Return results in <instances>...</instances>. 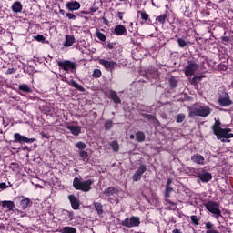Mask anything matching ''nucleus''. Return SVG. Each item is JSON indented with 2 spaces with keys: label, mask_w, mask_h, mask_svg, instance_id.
<instances>
[{
  "label": "nucleus",
  "mask_w": 233,
  "mask_h": 233,
  "mask_svg": "<svg viewBox=\"0 0 233 233\" xmlns=\"http://www.w3.org/2000/svg\"><path fill=\"white\" fill-rule=\"evenodd\" d=\"M147 167L141 165L138 171H136L135 175H133V181L137 182L142 178V175L146 173Z\"/></svg>",
  "instance_id": "obj_13"
},
{
  "label": "nucleus",
  "mask_w": 233,
  "mask_h": 233,
  "mask_svg": "<svg viewBox=\"0 0 233 233\" xmlns=\"http://www.w3.org/2000/svg\"><path fill=\"white\" fill-rule=\"evenodd\" d=\"M202 78H205V76H197V80L201 81Z\"/></svg>",
  "instance_id": "obj_49"
},
{
  "label": "nucleus",
  "mask_w": 233,
  "mask_h": 233,
  "mask_svg": "<svg viewBox=\"0 0 233 233\" xmlns=\"http://www.w3.org/2000/svg\"><path fill=\"white\" fill-rule=\"evenodd\" d=\"M158 22H159L160 24L166 23V15H159V16H158Z\"/></svg>",
  "instance_id": "obj_44"
},
{
  "label": "nucleus",
  "mask_w": 233,
  "mask_h": 233,
  "mask_svg": "<svg viewBox=\"0 0 233 233\" xmlns=\"http://www.w3.org/2000/svg\"><path fill=\"white\" fill-rule=\"evenodd\" d=\"M66 129L69 130V134H72L75 137H78L82 133V127L80 126L67 125Z\"/></svg>",
  "instance_id": "obj_12"
},
{
  "label": "nucleus",
  "mask_w": 233,
  "mask_h": 233,
  "mask_svg": "<svg viewBox=\"0 0 233 233\" xmlns=\"http://www.w3.org/2000/svg\"><path fill=\"white\" fill-rule=\"evenodd\" d=\"M36 41L43 42L45 41V37L42 35H37L36 36H33Z\"/></svg>",
  "instance_id": "obj_42"
},
{
  "label": "nucleus",
  "mask_w": 233,
  "mask_h": 233,
  "mask_svg": "<svg viewBox=\"0 0 233 233\" xmlns=\"http://www.w3.org/2000/svg\"><path fill=\"white\" fill-rule=\"evenodd\" d=\"M135 138V135H129V139H134Z\"/></svg>",
  "instance_id": "obj_52"
},
{
  "label": "nucleus",
  "mask_w": 233,
  "mask_h": 233,
  "mask_svg": "<svg viewBox=\"0 0 233 233\" xmlns=\"http://www.w3.org/2000/svg\"><path fill=\"white\" fill-rule=\"evenodd\" d=\"M136 139L139 143H142V142H144V140H146V135H144V133L142 131H138L136 134Z\"/></svg>",
  "instance_id": "obj_27"
},
{
  "label": "nucleus",
  "mask_w": 233,
  "mask_h": 233,
  "mask_svg": "<svg viewBox=\"0 0 233 233\" xmlns=\"http://www.w3.org/2000/svg\"><path fill=\"white\" fill-rule=\"evenodd\" d=\"M198 177L203 183H208L212 179V175L210 173L204 172L202 174H199Z\"/></svg>",
  "instance_id": "obj_17"
},
{
  "label": "nucleus",
  "mask_w": 233,
  "mask_h": 233,
  "mask_svg": "<svg viewBox=\"0 0 233 233\" xmlns=\"http://www.w3.org/2000/svg\"><path fill=\"white\" fill-rule=\"evenodd\" d=\"M191 161L197 165H205V157L199 154H195L191 156Z\"/></svg>",
  "instance_id": "obj_14"
},
{
  "label": "nucleus",
  "mask_w": 233,
  "mask_h": 233,
  "mask_svg": "<svg viewBox=\"0 0 233 233\" xmlns=\"http://www.w3.org/2000/svg\"><path fill=\"white\" fill-rule=\"evenodd\" d=\"M12 10L15 13H20L23 10V5L22 3L20 2H15V4H13L12 5Z\"/></svg>",
  "instance_id": "obj_22"
},
{
  "label": "nucleus",
  "mask_w": 233,
  "mask_h": 233,
  "mask_svg": "<svg viewBox=\"0 0 233 233\" xmlns=\"http://www.w3.org/2000/svg\"><path fill=\"white\" fill-rule=\"evenodd\" d=\"M57 66L61 67V69H64L66 72H76V64L70 60L57 61Z\"/></svg>",
  "instance_id": "obj_6"
},
{
  "label": "nucleus",
  "mask_w": 233,
  "mask_h": 233,
  "mask_svg": "<svg viewBox=\"0 0 233 233\" xmlns=\"http://www.w3.org/2000/svg\"><path fill=\"white\" fill-rule=\"evenodd\" d=\"M114 123L111 119H107L104 124L105 130H110L113 127Z\"/></svg>",
  "instance_id": "obj_33"
},
{
  "label": "nucleus",
  "mask_w": 233,
  "mask_h": 233,
  "mask_svg": "<svg viewBox=\"0 0 233 233\" xmlns=\"http://www.w3.org/2000/svg\"><path fill=\"white\" fill-rule=\"evenodd\" d=\"M177 43L179 47H186L189 44V42H186L183 38H178Z\"/></svg>",
  "instance_id": "obj_36"
},
{
  "label": "nucleus",
  "mask_w": 233,
  "mask_h": 233,
  "mask_svg": "<svg viewBox=\"0 0 233 233\" xmlns=\"http://www.w3.org/2000/svg\"><path fill=\"white\" fill-rule=\"evenodd\" d=\"M198 65L196 64L194 61H188L187 66H185L184 74L187 76H194L195 72L198 70Z\"/></svg>",
  "instance_id": "obj_7"
},
{
  "label": "nucleus",
  "mask_w": 233,
  "mask_h": 233,
  "mask_svg": "<svg viewBox=\"0 0 233 233\" xmlns=\"http://www.w3.org/2000/svg\"><path fill=\"white\" fill-rule=\"evenodd\" d=\"M205 208H207V210H208V212L215 215V218L217 220H218L219 218H223L222 212L219 209V205L218 202L210 201V202L205 204Z\"/></svg>",
  "instance_id": "obj_4"
},
{
  "label": "nucleus",
  "mask_w": 233,
  "mask_h": 233,
  "mask_svg": "<svg viewBox=\"0 0 233 233\" xmlns=\"http://www.w3.org/2000/svg\"><path fill=\"white\" fill-rule=\"evenodd\" d=\"M172 233H182L180 229H173Z\"/></svg>",
  "instance_id": "obj_50"
},
{
  "label": "nucleus",
  "mask_w": 233,
  "mask_h": 233,
  "mask_svg": "<svg viewBox=\"0 0 233 233\" xmlns=\"http://www.w3.org/2000/svg\"><path fill=\"white\" fill-rule=\"evenodd\" d=\"M115 33L117 35H124L125 34H127L126 26H124L123 25H116L115 27Z\"/></svg>",
  "instance_id": "obj_21"
},
{
  "label": "nucleus",
  "mask_w": 233,
  "mask_h": 233,
  "mask_svg": "<svg viewBox=\"0 0 233 233\" xmlns=\"http://www.w3.org/2000/svg\"><path fill=\"white\" fill-rule=\"evenodd\" d=\"M218 228L219 229H224V228H226V227L225 226H219Z\"/></svg>",
  "instance_id": "obj_53"
},
{
  "label": "nucleus",
  "mask_w": 233,
  "mask_h": 233,
  "mask_svg": "<svg viewBox=\"0 0 233 233\" xmlns=\"http://www.w3.org/2000/svg\"><path fill=\"white\" fill-rule=\"evenodd\" d=\"M76 147L81 151H84V149L86 148V144L82 141H79L78 143L76 144Z\"/></svg>",
  "instance_id": "obj_34"
},
{
  "label": "nucleus",
  "mask_w": 233,
  "mask_h": 233,
  "mask_svg": "<svg viewBox=\"0 0 233 233\" xmlns=\"http://www.w3.org/2000/svg\"><path fill=\"white\" fill-rule=\"evenodd\" d=\"M101 76H102V72L100 71V69H95L93 71V77L99 78Z\"/></svg>",
  "instance_id": "obj_37"
},
{
  "label": "nucleus",
  "mask_w": 233,
  "mask_h": 233,
  "mask_svg": "<svg viewBox=\"0 0 233 233\" xmlns=\"http://www.w3.org/2000/svg\"><path fill=\"white\" fill-rule=\"evenodd\" d=\"M218 104L220 106L228 107L233 105V101L230 99L229 95L224 93L222 96L218 97Z\"/></svg>",
  "instance_id": "obj_9"
},
{
  "label": "nucleus",
  "mask_w": 233,
  "mask_h": 233,
  "mask_svg": "<svg viewBox=\"0 0 233 233\" xmlns=\"http://www.w3.org/2000/svg\"><path fill=\"white\" fill-rule=\"evenodd\" d=\"M19 90L22 91L25 94H28L32 92V88H30V86H28L25 84L20 85L19 86Z\"/></svg>",
  "instance_id": "obj_26"
},
{
  "label": "nucleus",
  "mask_w": 233,
  "mask_h": 233,
  "mask_svg": "<svg viewBox=\"0 0 233 233\" xmlns=\"http://www.w3.org/2000/svg\"><path fill=\"white\" fill-rule=\"evenodd\" d=\"M1 206L2 208H7L8 210H14L15 208V204L11 201H2Z\"/></svg>",
  "instance_id": "obj_25"
},
{
  "label": "nucleus",
  "mask_w": 233,
  "mask_h": 233,
  "mask_svg": "<svg viewBox=\"0 0 233 233\" xmlns=\"http://www.w3.org/2000/svg\"><path fill=\"white\" fill-rule=\"evenodd\" d=\"M95 208L98 212L99 216L103 214V205L99 202L95 203Z\"/></svg>",
  "instance_id": "obj_31"
},
{
  "label": "nucleus",
  "mask_w": 233,
  "mask_h": 233,
  "mask_svg": "<svg viewBox=\"0 0 233 233\" xmlns=\"http://www.w3.org/2000/svg\"><path fill=\"white\" fill-rule=\"evenodd\" d=\"M152 5H153V6H156V5H155V3H154V2H152Z\"/></svg>",
  "instance_id": "obj_55"
},
{
  "label": "nucleus",
  "mask_w": 233,
  "mask_h": 233,
  "mask_svg": "<svg viewBox=\"0 0 233 233\" xmlns=\"http://www.w3.org/2000/svg\"><path fill=\"white\" fill-rule=\"evenodd\" d=\"M68 85L72 86V87H75L76 90H79L80 92H84L85 90V88L75 80H69Z\"/></svg>",
  "instance_id": "obj_23"
},
{
  "label": "nucleus",
  "mask_w": 233,
  "mask_h": 233,
  "mask_svg": "<svg viewBox=\"0 0 233 233\" xmlns=\"http://www.w3.org/2000/svg\"><path fill=\"white\" fill-rule=\"evenodd\" d=\"M79 157L84 161H88V153L86 150H80Z\"/></svg>",
  "instance_id": "obj_32"
},
{
  "label": "nucleus",
  "mask_w": 233,
  "mask_h": 233,
  "mask_svg": "<svg viewBox=\"0 0 233 233\" xmlns=\"http://www.w3.org/2000/svg\"><path fill=\"white\" fill-rule=\"evenodd\" d=\"M92 185H94V180L91 179L82 181L78 177H75L73 180V187H75L76 190H80L82 192H90Z\"/></svg>",
  "instance_id": "obj_3"
},
{
  "label": "nucleus",
  "mask_w": 233,
  "mask_h": 233,
  "mask_svg": "<svg viewBox=\"0 0 233 233\" xmlns=\"http://www.w3.org/2000/svg\"><path fill=\"white\" fill-rule=\"evenodd\" d=\"M123 15H124V13L123 12H118L117 14V16L120 20H123Z\"/></svg>",
  "instance_id": "obj_47"
},
{
  "label": "nucleus",
  "mask_w": 233,
  "mask_h": 233,
  "mask_svg": "<svg viewBox=\"0 0 233 233\" xmlns=\"http://www.w3.org/2000/svg\"><path fill=\"white\" fill-rule=\"evenodd\" d=\"M109 146L112 147L113 152H118L119 151V145L116 140H113Z\"/></svg>",
  "instance_id": "obj_30"
},
{
  "label": "nucleus",
  "mask_w": 233,
  "mask_h": 233,
  "mask_svg": "<svg viewBox=\"0 0 233 233\" xmlns=\"http://www.w3.org/2000/svg\"><path fill=\"white\" fill-rule=\"evenodd\" d=\"M138 14H140L141 19L144 21H148L149 20V15L146 13V11H138Z\"/></svg>",
  "instance_id": "obj_35"
},
{
  "label": "nucleus",
  "mask_w": 233,
  "mask_h": 233,
  "mask_svg": "<svg viewBox=\"0 0 233 233\" xmlns=\"http://www.w3.org/2000/svg\"><path fill=\"white\" fill-rule=\"evenodd\" d=\"M98 63L99 65L103 66L108 72H114L116 67H117V63L113 60L99 59Z\"/></svg>",
  "instance_id": "obj_8"
},
{
  "label": "nucleus",
  "mask_w": 233,
  "mask_h": 233,
  "mask_svg": "<svg viewBox=\"0 0 233 233\" xmlns=\"http://www.w3.org/2000/svg\"><path fill=\"white\" fill-rule=\"evenodd\" d=\"M103 195L108 198V201H111L112 198L118 196V189H116L114 187H109L104 190Z\"/></svg>",
  "instance_id": "obj_11"
},
{
  "label": "nucleus",
  "mask_w": 233,
  "mask_h": 233,
  "mask_svg": "<svg viewBox=\"0 0 233 233\" xmlns=\"http://www.w3.org/2000/svg\"><path fill=\"white\" fill-rule=\"evenodd\" d=\"M69 202H71L72 208L77 210L79 208V200L75 195L68 196Z\"/></svg>",
  "instance_id": "obj_16"
},
{
  "label": "nucleus",
  "mask_w": 233,
  "mask_h": 233,
  "mask_svg": "<svg viewBox=\"0 0 233 233\" xmlns=\"http://www.w3.org/2000/svg\"><path fill=\"white\" fill-rule=\"evenodd\" d=\"M66 12L64 10H60V14H65Z\"/></svg>",
  "instance_id": "obj_54"
},
{
  "label": "nucleus",
  "mask_w": 233,
  "mask_h": 233,
  "mask_svg": "<svg viewBox=\"0 0 233 233\" xmlns=\"http://www.w3.org/2000/svg\"><path fill=\"white\" fill-rule=\"evenodd\" d=\"M190 219H191L192 223L195 224V226H198L199 219H198V216L193 215V216H191Z\"/></svg>",
  "instance_id": "obj_39"
},
{
  "label": "nucleus",
  "mask_w": 233,
  "mask_h": 233,
  "mask_svg": "<svg viewBox=\"0 0 233 233\" xmlns=\"http://www.w3.org/2000/svg\"><path fill=\"white\" fill-rule=\"evenodd\" d=\"M14 142L20 143V144H23V143L31 144L35 142V138H28L23 135H20L19 133H15Z\"/></svg>",
  "instance_id": "obj_10"
},
{
  "label": "nucleus",
  "mask_w": 233,
  "mask_h": 233,
  "mask_svg": "<svg viewBox=\"0 0 233 233\" xmlns=\"http://www.w3.org/2000/svg\"><path fill=\"white\" fill-rule=\"evenodd\" d=\"M109 96H111V99L113 100V103L116 104H121L122 100L121 98L118 96L117 93L116 91H109Z\"/></svg>",
  "instance_id": "obj_20"
},
{
  "label": "nucleus",
  "mask_w": 233,
  "mask_h": 233,
  "mask_svg": "<svg viewBox=\"0 0 233 233\" xmlns=\"http://www.w3.org/2000/svg\"><path fill=\"white\" fill-rule=\"evenodd\" d=\"M213 134L217 137V139L222 141L223 143H229L231 138H233V133L230 128H222L221 122L219 118H215V124L212 126Z\"/></svg>",
  "instance_id": "obj_1"
},
{
  "label": "nucleus",
  "mask_w": 233,
  "mask_h": 233,
  "mask_svg": "<svg viewBox=\"0 0 233 233\" xmlns=\"http://www.w3.org/2000/svg\"><path fill=\"white\" fill-rule=\"evenodd\" d=\"M119 1H125V0H119Z\"/></svg>",
  "instance_id": "obj_56"
},
{
  "label": "nucleus",
  "mask_w": 233,
  "mask_h": 233,
  "mask_svg": "<svg viewBox=\"0 0 233 233\" xmlns=\"http://www.w3.org/2000/svg\"><path fill=\"white\" fill-rule=\"evenodd\" d=\"M141 224V220L138 217H131L127 218L123 221H121V226H124L125 228H131L135 227H138Z\"/></svg>",
  "instance_id": "obj_5"
},
{
  "label": "nucleus",
  "mask_w": 233,
  "mask_h": 233,
  "mask_svg": "<svg viewBox=\"0 0 233 233\" xmlns=\"http://www.w3.org/2000/svg\"><path fill=\"white\" fill-rule=\"evenodd\" d=\"M212 109L205 104H195L188 107V114L191 117L200 116L203 118L210 116Z\"/></svg>",
  "instance_id": "obj_2"
},
{
  "label": "nucleus",
  "mask_w": 233,
  "mask_h": 233,
  "mask_svg": "<svg viewBox=\"0 0 233 233\" xmlns=\"http://www.w3.org/2000/svg\"><path fill=\"white\" fill-rule=\"evenodd\" d=\"M65 39L64 47H71L75 44V36L66 35Z\"/></svg>",
  "instance_id": "obj_18"
},
{
  "label": "nucleus",
  "mask_w": 233,
  "mask_h": 233,
  "mask_svg": "<svg viewBox=\"0 0 233 233\" xmlns=\"http://www.w3.org/2000/svg\"><path fill=\"white\" fill-rule=\"evenodd\" d=\"M137 233H139V232H137Z\"/></svg>",
  "instance_id": "obj_57"
},
{
  "label": "nucleus",
  "mask_w": 233,
  "mask_h": 233,
  "mask_svg": "<svg viewBox=\"0 0 233 233\" xmlns=\"http://www.w3.org/2000/svg\"><path fill=\"white\" fill-rule=\"evenodd\" d=\"M66 8H67L69 11L79 10L80 4L77 1L67 2L66 4Z\"/></svg>",
  "instance_id": "obj_15"
},
{
  "label": "nucleus",
  "mask_w": 233,
  "mask_h": 233,
  "mask_svg": "<svg viewBox=\"0 0 233 233\" xmlns=\"http://www.w3.org/2000/svg\"><path fill=\"white\" fill-rule=\"evenodd\" d=\"M169 85H171V87H176L177 86V81H176L175 78H170Z\"/></svg>",
  "instance_id": "obj_41"
},
{
  "label": "nucleus",
  "mask_w": 233,
  "mask_h": 233,
  "mask_svg": "<svg viewBox=\"0 0 233 233\" xmlns=\"http://www.w3.org/2000/svg\"><path fill=\"white\" fill-rule=\"evenodd\" d=\"M77 229H76L74 227H64L63 229H61V233H76Z\"/></svg>",
  "instance_id": "obj_28"
},
{
  "label": "nucleus",
  "mask_w": 233,
  "mask_h": 233,
  "mask_svg": "<svg viewBox=\"0 0 233 233\" xmlns=\"http://www.w3.org/2000/svg\"><path fill=\"white\" fill-rule=\"evenodd\" d=\"M96 37L99 38L100 41H106V35H104V34L100 33V32H96Z\"/></svg>",
  "instance_id": "obj_40"
},
{
  "label": "nucleus",
  "mask_w": 233,
  "mask_h": 233,
  "mask_svg": "<svg viewBox=\"0 0 233 233\" xmlns=\"http://www.w3.org/2000/svg\"><path fill=\"white\" fill-rule=\"evenodd\" d=\"M65 16L67 17L70 20H75L76 19V15L71 14V13H66Z\"/></svg>",
  "instance_id": "obj_43"
},
{
  "label": "nucleus",
  "mask_w": 233,
  "mask_h": 233,
  "mask_svg": "<svg viewBox=\"0 0 233 233\" xmlns=\"http://www.w3.org/2000/svg\"><path fill=\"white\" fill-rule=\"evenodd\" d=\"M107 47H108V49H109V50H111V49H113V48H114V45H112V44H108Z\"/></svg>",
  "instance_id": "obj_51"
},
{
  "label": "nucleus",
  "mask_w": 233,
  "mask_h": 233,
  "mask_svg": "<svg viewBox=\"0 0 233 233\" xmlns=\"http://www.w3.org/2000/svg\"><path fill=\"white\" fill-rule=\"evenodd\" d=\"M205 228L208 229L206 233H219L218 230L212 229L214 228V224L210 221L205 223Z\"/></svg>",
  "instance_id": "obj_24"
},
{
  "label": "nucleus",
  "mask_w": 233,
  "mask_h": 233,
  "mask_svg": "<svg viewBox=\"0 0 233 233\" xmlns=\"http://www.w3.org/2000/svg\"><path fill=\"white\" fill-rule=\"evenodd\" d=\"M28 205H30V198H24L20 202V207L23 208V210L26 209L28 208Z\"/></svg>",
  "instance_id": "obj_29"
},
{
  "label": "nucleus",
  "mask_w": 233,
  "mask_h": 233,
  "mask_svg": "<svg viewBox=\"0 0 233 233\" xmlns=\"http://www.w3.org/2000/svg\"><path fill=\"white\" fill-rule=\"evenodd\" d=\"M186 118V116L184 114H178V116H177V123H182L184 121V119Z\"/></svg>",
  "instance_id": "obj_38"
},
{
  "label": "nucleus",
  "mask_w": 233,
  "mask_h": 233,
  "mask_svg": "<svg viewBox=\"0 0 233 233\" xmlns=\"http://www.w3.org/2000/svg\"><path fill=\"white\" fill-rule=\"evenodd\" d=\"M15 72V68H8L7 71H5V74L11 75V74H13Z\"/></svg>",
  "instance_id": "obj_45"
},
{
  "label": "nucleus",
  "mask_w": 233,
  "mask_h": 233,
  "mask_svg": "<svg viewBox=\"0 0 233 233\" xmlns=\"http://www.w3.org/2000/svg\"><path fill=\"white\" fill-rule=\"evenodd\" d=\"M171 183H172V180L168 179L167 181V187H165V198H169L171 192L174 191V189L170 187Z\"/></svg>",
  "instance_id": "obj_19"
},
{
  "label": "nucleus",
  "mask_w": 233,
  "mask_h": 233,
  "mask_svg": "<svg viewBox=\"0 0 233 233\" xmlns=\"http://www.w3.org/2000/svg\"><path fill=\"white\" fill-rule=\"evenodd\" d=\"M198 81V76H193V78H192V83H193V84H197Z\"/></svg>",
  "instance_id": "obj_46"
},
{
  "label": "nucleus",
  "mask_w": 233,
  "mask_h": 233,
  "mask_svg": "<svg viewBox=\"0 0 233 233\" xmlns=\"http://www.w3.org/2000/svg\"><path fill=\"white\" fill-rule=\"evenodd\" d=\"M0 188L1 189L6 188V184L5 183H1L0 184Z\"/></svg>",
  "instance_id": "obj_48"
}]
</instances>
